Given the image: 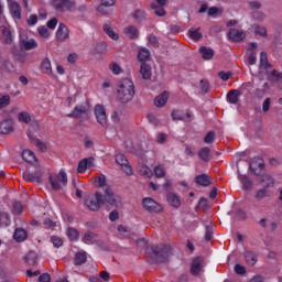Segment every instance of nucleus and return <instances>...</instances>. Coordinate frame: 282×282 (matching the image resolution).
Returning a JSON list of instances; mask_svg holds the SVG:
<instances>
[{"label":"nucleus","instance_id":"nucleus-1","mask_svg":"<svg viewBox=\"0 0 282 282\" xmlns=\"http://www.w3.org/2000/svg\"><path fill=\"white\" fill-rule=\"evenodd\" d=\"M133 96H135V85L133 80L130 78L122 79L117 87V98L123 105L127 102H131L133 100Z\"/></svg>","mask_w":282,"mask_h":282},{"label":"nucleus","instance_id":"nucleus-2","mask_svg":"<svg viewBox=\"0 0 282 282\" xmlns=\"http://www.w3.org/2000/svg\"><path fill=\"white\" fill-rule=\"evenodd\" d=\"M84 204L88 209L98 213L105 206V196L100 192L88 194L85 197Z\"/></svg>","mask_w":282,"mask_h":282},{"label":"nucleus","instance_id":"nucleus-3","mask_svg":"<svg viewBox=\"0 0 282 282\" xmlns=\"http://www.w3.org/2000/svg\"><path fill=\"white\" fill-rule=\"evenodd\" d=\"M48 182L53 191H61V188L67 186V173L59 171L58 174H51Z\"/></svg>","mask_w":282,"mask_h":282},{"label":"nucleus","instance_id":"nucleus-4","mask_svg":"<svg viewBox=\"0 0 282 282\" xmlns=\"http://www.w3.org/2000/svg\"><path fill=\"white\" fill-rule=\"evenodd\" d=\"M104 200H105V204H108V206H112L113 208H118L119 206H122V198L117 194H115L111 187L105 188Z\"/></svg>","mask_w":282,"mask_h":282},{"label":"nucleus","instance_id":"nucleus-5","mask_svg":"<svg viewBox=\"0 0 282 282\" xmlns=\"http://www.w3.org/2000/svg\"><path fill=\"white\" fill-rule=\"evenodd\" d=\"M153 254L159 263H164L171 257V247L166 245L155 246L152 248Z\"/></svg>","mask_w":282,"mask_h":282},{"label":"nucleus","instance_id":"nucleus-6","mask_svg":"<svg viewBox=\"0 0 282 282\" xmlns=\"http://www.w3.org/2000/svg\"><path fill=\"white\" fill-rule=\"evenodd\" d=\"M53 8L57 12H69L76 8V1L74 0H53Z\"/></svg>","mask_w":282,"mask_h":282},{"label":"nucleus","instance_id":"nucleus-7","mask_svg":"<svg viewBox=\"0 0 282 282\" xmlns=\"http://www.w3.org/2000/svg\"><path fill=\"white\" fill-rule=\"evenodd\" d=\"M116 163L119 164L121 171L126 173V175H133V167H131V164H129V160H127V156H124V154H117Z\"/></svg>","mask_w":282,"mask_h":282},{"label":"nucleus","instance_id":"nucleus-8","mask_svg":"<svg viewBox=\"0 0 282 282\" xmlns=\"http://www.w3.org/2000/svg\"><path fill=\"white\" fill-rule=\"evenodd\" d=\"M94 111L97 122L101 124V127H107V110L105 109V106L97 104Z\"/></svg>","mask_w":282,"mask_h":282},{"label":"nucleus","instance_id":"nucleus-9","mask_svg":"<svg viewBox=\"0 0 282 282\" xmlns=\"http://www.w3.org/2000/svg\"><path fill=\"white\" fill-rule=\"evenodd\" d=\"M15 69L14 64H12L10 59L7 57H0V74H2V76L14 74Z\"/></svg>","mask_w":282,"mask_h":282},{"label":"nucleus","instance_id":"nucleus-10","mask_svg":"<svg viewBox=\"0 0 282 282\" xmlns=\"http://www.w3.org/2000/svg\"><path fill=\"white\" fill-rule=\"evenodd\" d=\"M20 47L25 52H30V50H36L39 43L34 39H28L24 34H20Z\"/></svg>","mask_w":282,"mask_h":282},{"label":"nucleus","instance_id":"nucleus-11","mask_svg":"<svg viewBox=\"0 0 282 282\" xmlns=\"http://www.w3.org/2000/svg\"><path fill=\"white\" fill-rule=\"evenodd\" d=\"M143 208L148 210V213H160L162 212V205H160L158 202H155L153 198L148 197L143 198Z\"/></svg>","mask_w":282,"mask_h":282},{"label":"nucleus","instance_id":"nucleus-12","mask_svg":"<svg viewBox=\"0 0 282 282\" xmlns=\"http://www.w3.org/2000/svg\"><path fill=\"white\" fill-rule=\"evenodd\" d=\"M55 39L59 43L67 41V39H69V28H67V25H65L64 23H59L55 33Z\"/></svg>","mask_w":282,"mask_h":282},{"label":"nucleus","instance_id":"nucleus-13","mask_svg":"<svg viewBox=\"0 0 282 282\" xmlns=\"http://www.w3.org/2000/svg\"><path fill=\"white\" fill-rule=\"evenodd\" d=\"M204 270V262L202 261V258H194L192 259L189 272L193 274V276H197Z\"/></svg>","mask_w":282,"mask_h":282},{"label":"nucleus","instance_id":"nucleus-14","mask_svg":"<svg viewBox=\"0 0 282 282\" xmlns=\"http://www.w3.org/2000/svg\"><path fill=\"white\" fill-rule=\"evenodd\" d=\"M14 132V121L7 119L0 122V133L2 135H8V133Z\"/></svg>","mask_w":282,"mask_h":282},{"label":"nucleus","instance_id":"nucleus-15","mask_svg":"<svg viewBox=\"0 0 282 282\" xmlns=\"http://www.w3.org/2000/svg\"><path fill=\"white\" fill-rule=\"evenodd\" d=\"M270 69H272V64L268 62V53L261 52L260 53V72H267V74H270Z\"/></svg>","mask_w":282,"mask_h":282},{"label":"nucleus","instance_id":"nucleus-16","mask_svg":"<svg viewBox=\"0 0 282 282\" xmlns=\"http://www.w3.org/2000/svg\"><path fill=\"white\" fill-rule=\"evenodd\" d=\"M228 36L230 41L239 43V41H243V39H246V33L240 29H231L229 30Z\"/></svg>","mask_w":282,"mask_h":282},{"label":"nucleus","instance_id":"nucleus-17","mask_svg":"<svg viewBox=\"0 0 282 282\" xmlns=\"http://www.w3.org/2000/svg\"><path fill=\"white\" fill-rule=\"evenodd\" d=\"M23 177L25 182H33L39 184V182H41V177H43V173L41 172V170H36L33 173L24 172Z\"/></svg>","mask_w":282,"mask_h":282},{"label":"nucleus","instance_id":"nucleus-18","mask_svg":"<svg viewBox=\"0 0 282 282\" xmlns=\"http://www.w3.org/2000/svg\"><path fill=\"white\" fill-rule=\"evenodd\" d=\"M9 11L12 19H15L18 21L21 20V6H19V2H9Z\"/></svg>","mask_w":282,"mask_h":282},{"label":"nucleus","instance_id":"nucleus-19","mask_svg":"<svg viewBox=\"0 0 282 282\" xmlns=\"http://www.w3.org/2000/svg\"><path fill=\"white\" fill-rule=\"evenodd\" d=\"M89 111L87 106H76L72 113L68 115V118H84V116Z\"/></svg>","mask_w":282,"mask_h":282},{"label":"nucleus","instance_id":"nucleus-20","mask_svg":"<svg viewBox=\"0 0 282 282\" xmlns=\"http://www.w3.org/2000/svg\"><path fill=\"white\" fill-rule=\"evenodd\" d=\"M94 166V158L83 159L78 163L77 173H85L87 169H91Z\"/></svg>","mask_w":282,"mask_h":282},{"label":"nucleus","instance_id":"nucleus-21","mask_svg":"<svg viewBox=\"0 0 282 282\" xmlns=\"http://www.w3.org/2000/svg\"><path fill=\"white\" fill-rule=\"evenodd\" d=\"M22 160H24V162H28L29 164H33V166H36L37 164L36 155L34 154V152H32V150H24L22 152Z\"/></svg>","mask_w":282,"mask_h":282},{"label":"nucleus","instance_id":"nucleus-22","mask_svg":"<svg viewBox=\"0 0 282 282\" xmlns=\"http://www.w3.org/2000/svg\"><path fill=\"white\" fill-rule=\"evenodd\" d=\"M239 98H241V91L238 89H232L227 94V101L230 105H237V102H239Z\"/></svg>","mask_w":282,"mask_h":282},{"label":"nucleus","instance_id":"nucleus-23","mask_svg":"<svg viewBox=\"0 0 282 282\" xmlns=\"http://www.w3.org/2000/svg\"><path fill=\"white\" fill-rule=\"evenodd\" d=\"M249 169L252 171V173H257L259 169H263V159L254 156L249 163Z\"/></svg>","mask_w":282,"mask_h":282},{"label":"nucleus","instance_id":"nucleus-24","mask_svg":"<svg viewBox=\"0 0 282 282\" xmlns=\"http://www.w3.org/2000/svg\"><path fill=\"white\" fill-rule=\"evenodd\" d=\"M41 72L42 74H47V76H52L54 72L52 70V62L50 58H44L41 63Z\"/></svg>","mask_w":282,"mask_h":282},{"label":"nucleus","instance_id":"nucleus-25","mask_svg":"<svg viewBox=\"0 0 282 282\" xmlns=\"http://www.w3.org/2000/svg\"><path fill=\"white\" fill-rule=\"evenodd\" d=\"M169 102V91H163L154 99L155 107H164Z\"/></svg>","mask_w":282,"mask_h":282},{"label":"nucleus","instance_id":"nucleus-26","mask_svg":"<svg viewBox=\"0 0 282 282\" xmlns=\"http://www.w3.org/2000/svg\"><path fill=\"white\" fill-rule=\"evenodd\" d=\"M140 74L143 78V80H151L152 70L149 64L142 63L140 68Z\"/></svg>","mask_w":282,"mask_h":282},{"label":"nucleus","instance_id":"nucleus-27","mask_svg":"<svg viewBox=\"0 0 282 282\" xmlns=\"http://www.w3.org/2000/svg\"><path fill=\"white\" fill-rule=\"evenodd\" d=\"M0 30L2 32L4 43L7 45H12V32H10V29H8L6 25H2L0 26Z\"/></svg>","mask_w":282,"mask_h":282},{"label":"nucleus","instance_id":"nucleus-28","mask_svg":"<svg viewBox=\"0 0 282 282\" xmlns=\"http://www.w3.org/2000/svg\"><path fill=\"white\" fill-rule=\"evenodd\" d=\"M195 182L199 186H210V176L208 174H200L195 177Z\"/></svg>","mask_w":282,"mask_h":282},{"label":"nucleus","instance_id":"nucleus-29","mask_svg":"<svg viewBox=\"0 0 282 282\" xmlns=\"http://www.w3.org/2000/svg\"><path fill=\"white\" fill-rule=\"evenodd\" d=\"M138 173L141 174L143 177H153V171L145 164H141L138 166Z\"/></svg>","mask_w":282,"mask_h":282},{"label":"nucleus","instance_id":"nucleus-30","mask_svg":"<svg viewBox=\"0 0 282 282\" xmlns=\"http://www.w3.org/2000/svg\"><path fill=\"white\" fill-rule=\"evenodd\" d=\"M13 239H15V241H19V242L25 241L28 239V231H25V229L23 228L15 229Z\"/></svg>","mask_w":282,"mask_h":282},{"label":"nucleus","instance_id":"nucleus-31","mask_svg":"<svg viewBox=\"0 0 282 282\" xmlns=\"http://www.w3.org/2000/svg\"><path fill=\"white\" fill-rule=\"evenodd\" d=\"M251 29L257 36H263L264 39L268 36V29L263 25L253 24Z\"/></svg>","mask_w":282,"mask_h":282},{"label":"nucleus","instance_id":"nucleus-32","mask_svg":"<svg viewBox=\"0 0 282 282\" xmlns=\"http://www.w3.org/2000/svg\"><path fill=\"white\" fill-rule=\"evenodd\" d=\"M123 32L127 36H129V39H138V36H140V32L134 25L127 26Z\"/></svg>","mask_w":282,"mask_h":282},{"label":"nucleus","instance_id":"nucleus-33","mask_svg":"<svg viewBox=\"0 0 282 282\" xmlns=\"http://www.w3.org/2000/svg\"><path fill=\"white\" fill-rule=\"evenodd\" d=\"M153 171L155 177H158L159 180L166 177V167L163 164L155 165Z\"/></svg>","mask_w":282,"mask_h":282},{"label":"nucleus","instance_id":"nucleus-34","mask_svg":"<svg viewBox=\"0 0 282 282\" xmlns=\"http://www.w3.org/2000/svg\"><path fill=\"white\" fill-rule=\"evenodd\" d=\"M104 32L109 36V39H112V41H118L120 39V35L115 33L113 29L109 24H104Z\"/></svg>","mask_w":282,"mask_h":282},{"label":"nucleus","instance_id":"nucleus-35","mask_svg":"<svg viewBox=\"0 0 282 282\" xmlns=\"http://www.w3.org/2000/svg\"><path fill=\"white\" fill-rule=\"evenodd\" d=\"M199 52L202 54V57L205 59V61H210V58H213V56H215V51H213V48H208V47H200L199 48Z\"/></svg>","mask_w":282,"mask_h":282},{"label":"nucleus","instance_id":"nucleus-36","mask_svg":"<svg viewBox=\"0 0 282 282\" xmlns=\"http://www.w3.org/2000/svg\"><path fill=\"white\" fill-rule=\"evenodd\" d=\"M167 202L169 204H171V206H174V208H180V206H182L180 197H177V195H175L174 193L167 194Z\"/></svg>","mask_w":282,"mask_h":282},{"label":"nucleus","instance_id":"nucleus-37","mask_svg":"<svg viewBox=\"0 0 282 282\" xmlns=\"http://www.w3.org/2000/svg\"><path fill=\"white\" fill-rule=\"evenodd\" d=\"M261 184H264V188L274 186V178L270 174H263L260 180Z\"/></svg>","mask_w":282,"mask_h":282},{"label":"nucleus","instance_id":"nucleus-38","mask_svg":"<svg viewBox=\"0 0 282 282\" xmlns=\"http://www.w3.org/2000/svg\"><path fill=\"white\" fill-rule=\"evenodd\" d=\"M245 259L248 265H256L257 264V253L253 251H246Z\"/></svg>","mask_w":282,"mask_h":282},{"label":"nucleus","instance_id":"nucleus-39","mask_svg":"<svg viewBox=\"0 0 282 282\" xmlns=\"http://www.w3.org/2000/svg\"><path fill=\"white\" fill-rule=\"evenodd\" d=\"M198 158L203 160V162H208L210 160V149L203 148L198 151Z\"/></svg>","mask_w":282,"mask_h":282},{"label":"nucleus","instance_id":"nucleus-40","mask_svg":"<svg viewBox=\"0 0 282 282\" xmlns=\"http://www.w3.org/2000/svg\"><path fill=\"white\" fill-rule=\"evenodd\" d=\"M19 122H24V124H30L32 122V117L28 111H22L18 115Z\"/></svg>","mask_w":282,"mask_h":282},{"label":"nucleus","instance_id":"nucleus-41","mask_svg":"<svg viewBox=\"0 0 282 282\" xmlns=\"http://www.w3.org/2000/svg\"><path fill=\"white\" fill-rule=\"evenodd\" d=\"M24 259L26 263H29V265H36V260L39 259V257L36 256V252L30 251Z\"/></svg>","mask_w":282,"mask_h":282},{"label":"nucleus","instance_id":"nucleus-42","mask_svg":"<svg viewBox=\"0 0 282 282\" xmlns=\"http://www.w3.org/2000/svg\"><path fill=\"white\" fill-rule=\"evenodd\" d=\"M150 56H151V52H149V50L140 48L138 58L141 63H144V61H149Z\"/></svg>","mask_w":282,"mask_h":282},{"label":"nucleus","instance_id":"nucleus-43","mask_svg":"<svg viewBox=\"0 0 282 282\" xmlns=\"http://www.w3.org/2000/svg\"><path fill=\"white\" fill-rule=\"evenodd\" d=\"M96 234L88 231L84 235L83 241L84 243H87L88 246H91V243H94V241H96Z\"/></svg>","mask_w":282,"mask_h":282},{"label":"nucleus","instance_id":"nucleus-44","mask_svg":"<svg viewBox=\"0 0 282 282\" xmlns=\"http://www.w3.org/2000/svg\"><path fill=\"white\" fill-rule=\"evenodd\" d=\"M87 261V253L86 252H78L75 256V265H83Z\"/></svg>","mask_w":282,"mask_h":282},{"label":"nucleus","instance_id":"nucleus-45","mask_svg":"<svg viewBox=\"0 0 282 282\" xmlns=\"http://www.w3.org/2000/svg\"><path fill=\"white\" fill-rule=\"evenodd\" d=\"M241 184L243 185L245 191H251L252 189V182L250 181V178H248V176L242 175L239 177Z\"/></svg>","mask_w":282,"mask_h":282},{"label":"nucleus","instance_id":"nucleus-46","mask_svg":"<svg viewBox=\"0 0 282 282\" xmlns=\"http://www.w3.org/2000/svg\"><path fill=\"white\" fill-rule=\"evenodd\" d=\"M31 142L40 151H42V152L47 151V144H45V142H43V141L39 140V139H32Z\"/></svg>","mask_w":282,"mask_h":282},{"label":"nucleus","instance_id":"nucleus-47","mask_svg":"<svg viewBox=\"0 0 282 282\" xmlns=\"http://www.w3.org/2000/svg\"><path fill=\"white\" fill-rule=\"evenodd\" d=\"M133 19H135V21H138L139 23H142V21L147 19V14L144 13V10L142 9L135 10L133 13Z\"/></svg>","mask_w":282,"mask_h":282},{"label":"nucleus","instance_id":"nucleus-48","mask_svg":"<svg viewBox=\"0 0 282 282\" xmlns=\"http://www.w3.org/2000/svg\"><path fill=\"white\" fill-rule=\"evenodd\" d=\"M66 235L68 237V239H70V241H76L79 237L78 230H76L75 228L69 227L66 231Z\"/></svg>","mask_w":282,"mask_h":282},{"label":"nucleus","instance_id":"nucleus-49","mask_svg":"<svg viewBox=\"0 0 282 282\" xmlns=\"http://www.w3.org/2000/svg\"><path fill=\"white\" fill-rule=\"evenodd\" d=\"M109 69L110 72H112V74H115L116 76H118V74H122V67H120V64L116 63V62H111L109 64Z\"/></svg>","mask_w":282,"mask_h":282},{"label":"nucleus","instance_id":"nucleus-50","mask_svg":"<svg viewBox=\"0 0 282 282\" xmlns=\"http://www.w3.org/2000/svg\"><path fill=\"white\" fill-rule=\"evenodd\" d=\"M188 35L191 39H193V41H199L202 39V32H199L197 29H189Z\"/></svg>","mask_w":282,"mask_h":282},{"label":"nucleus","instance_id":"nucleus-51","mask_svg":"<svg viewBox=\"0 0 282 282\" xmlns=\"http://www.w3.org/2000/svg\"><path fill=\"white\" fill-rule=\"evenodd\" d=\"M116 3L115 0H101V4L97 8L98 12H102L104 8H111Z\"/></svg>","mask_w":282,"mask_h":282},{"label":"nucleus","instance_id":"nucleus-52","mask_svg":"<svg viewBox=\"0 0 282 282\" xmlns=\"http://www.w3.org/2000/svg\"><path fill=\"white\" fill-rule=\"evenodd\" d=\"M95 183L97 186H99V188H105L107 184V177L105 175H99L95 178Z\"/></svg>","mask_w":282,"mask_h":282},{"label":"nucleus","instance_id":"nucleus-53","mask_svg":"<svg viewBox=\"0 0 282 282\" xmlns=\"http://www.w3.org/2000/svg\"><path fill=\"white\" fill-rule=\"evenodd\" d=\"M13 215H21L23 213V205L19 202H14L12 206Z\"/></svg>","mask_w":282,"mask_h":282},{"label":"nucleus","instance_id":"nucleus-54","mask_svg":"<svg viewBox=\"0 0 282 282\" xmlns=\"http://www.w3.org/2000/svg\"><path fill=\"white\" fill-rule=\"evenodd\" d=\"M215 132L210 131L208 132L205 138H204V143L205 144H213V142H215Z\"/></svg>","mask_w":282,"mask_h":282},{"label":"nucleus","instance_id":"nucleus-55","mask_svg":"<svg viewBox=\"0 0 282 282\" xmlns=\"http://www.w3.org/2000/svg\"><path fill=\"white\" fill-rule=\"evenodd\" d=\"M152 10H154V14L156 17H164L166 14V11H164V8L162 7H156L155 4L151 6Z\"/></svg>","mask_w":282,"mask_h":282},{"label":"nucleus","instance_id":"nucleus-56","mask_svg":"<svg viewBox=\"0 0 282 282\" xmlns=\"http://www.w3.org/2000/svg\"><path fill=\"white\" fill-rule=\"evenodd\" d=\"M51 241H52L54 248H61V246H63V238H61V237L53 236V237H51Z\"/></svg>","mask_w":282,"mask_h":282},{"label":"nucleus","instance_id":"nucleus-57","mask_svg":"<svg viewBox=\"0 0 282 282\" xmlns=\"http://www.w3.org/2000/svg\"><path fill=\"white\" fill-rule=\"evenodd\" d=\"M37 32L42 39H50V31L45 26L37 28Z\"/></svg>","mask_w":282,"mask_h":282},{"label":"nucleus","instance_id":"nucleus-58","mask_svg":"<svg viewBox=\"0 0 282 282\" xmlns=\"http://www.w3.org/2000/svg\"><path fill=\"white\" fill-rule=\"evenodd\" d=\"M169 135H166V133L164 132H159L156 134V142L158 144H164L167 140Z\"/></svg>","mask_w":282,"mask_h":282},{"label":"nucleus","instance_id":"nucleus-59","mask_svg":"<svg viewBox=\"0 0 282 282\" xmlns=\"http://www.w3.org/2000/svg\"><path fill=\"white\" fill-rule=\"evenodd\" d=\"M200 89L204 94H208V91L210 90V84L208 83V80H200Z\"/></svg>","mask_w":282,"mask_h":282},{"label":"nucleus","instance_id":"nucleus-60","mask_svg":"<svg viewBox=\"0 0 282 282\" xmlns=\"http://www.w3.org/2000/svg\"><path fill=\"white\" fill-rule=\"evenodd\" d=\"M265 197H268V191H265V188L259 189L256 193V199L258 200L265 199Z\"/></svg>","mask_w":282,"mask_h":282},{"label":"nucleus","instance_id":"nucleus-61","mask_svg":"<svg viewBox=\"0 0 282 282\" xmlns=\"http://www.w3.org/2000/svg\"><path fill=\"white\" fill-rule=\"evenodd\" d=\"M184 119V113L182 110H173L172 111V120H183Z\"/></svg>","mask_w":282,"mask_h":282},{"label":"nucleus","instance_id":"nucleus-62","mask_svg":"<svg viewBox=\"0 0 282 282\" xmlns=\"http://www.w3.org/2000/svg\"><path fill=\"white\" fill-rule=\"evenodd\" d=\"M10 105V96L4 95L0 98V109H3L4 107H8Z\"/></svg>","mask_w":282,"mask_h":282},{"label":"nucleus","instance_id":"nucleus-63","mask_svg":"<svg viewBox=\"0 0 282 282\" xmlns=\"http://www.w3.org/2000/svg\"><path fill=\"white\" fill-rule=\"evenodd\" d=\"M234 270H235L236 274H240V275L246 274V267H243L241 264H236L234 267Z\"/></svg>","mask_w":282,"mask_h":282},{"label":"nucleus","instance_id":"nucleus-64","mask_svg":"<svg viewBox=\"0 0 282 282\" xmlns=\"http://www.w3.org/2000/svg\"><path fill=\"white\" fill-rule=\"evenodd\" d=\"M118 231L121 237H129V229L127 227L119 225Z\"/></svg>","mask_w":282,"mask_h":282}]
</instances>
